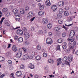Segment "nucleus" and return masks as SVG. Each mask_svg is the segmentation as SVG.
<instances>
[{
	"label": "nucleus",
	"mask_w": 78,
	"mask_h": 78,
	"mask_svg": "<svg viewBox=\"0 0 78 78\" xmlns=\"http://www.w3.org/2000/svg\"><path fill=\"white\" fill-rule=\"evenodd\" d=\"M8 62L9 64H12V61L11 60H9L8 61Z\"/></svg>",
	"instance_id": "obj_53"
},
{
	"label": "nucleus",
	"mask_w": 78,
	"mask_h": 78,
	"mask_svg": "<svg viewBox=\"0 0 78 78\" xmlns=\"http://www.w3.org/2000/svg\"><path fill=\"white\" fill-rule=\"evenodd\" d=\"M31 31H34V26H33L31 28Z\"/></svg>",
	"instance_id": "obj_58"
},
{
	"label": "nucleus",
	"mask_w": 78,
	"mask_h": 78,
	"mask_svg": "<svg viewBox=\"0 0 78 78\" xmlns=\"http://www.w3.org/2000/svg\"><path fill=\"white\" fill-rule=\"evenodd\" d=\"M60 29L61 28L59 27H57L54 28V29L55 31H59Z\"/></svg>",
	"instance_id": "obj_25"
},
{
	"label": "nucleus",
	"mask_w": 78,
	"mask_h": 78,
	"mask_svg": "<svg viewBox=\"0 0 78 78\" xmlns=\"http://www.w3.org/2000/svg\"><path fill=\"white\" fill-rule=\"evenodd\" d=\"M75 32L73 30H71L69 34V37H75Z\"/></svg>",
	"instance_id": "obj_1"
},
{
	"label": "nucleus",
	"mask_w": 78,
	"mask_h": 78,
	"mask_svg": "<svg viewBox=\"0 0 78 78\" xmlns=\"http://www.w3.org/2000/svg\"><path fill=\"white\" fill-rule=\"evenodd\" d=\"M5 19L4 17H3L1 20L0 22V24H2V22H3V20L4 19Z\"/></svg>",
	"instance_id": "obj_35"
},
{
	"label": "nucleus",
	"mask_w": 78,
	"mask_h": 78,
	"mask_svg": "<svg viewBox=\"0 0 78 78\" xmlns=\"http://www.w3.org/2000/svg\"><path fill=\"white\" fill-rule=\"evenodd\" d=\"M69 39V41H71V42H73V41H75V39H74V38H73V39H70L69 38V39Z\"/></svg>",
	"instance_id": "obj_43"
},
{
	"label": "nucleus",
	"mask_w": 78,
	"mask_h": 78,
	"mask_svg": "<svg viewBox=\"0 0 78 78\" xmlns=\"http://www.w3.org/2000/svg\"><path fill=\"white\" fill-rule=\"evenodd\" d=\"M62 60V58H58V59L57 60V65L58 66L59 65V64H61L62 62H61V60Z\"/></svg>",
	"instance_id": "obj_9"
},
{
	"label": "nucleus",
	"mask_w": 78,
	"mask_h": 78,
	"mask_svg": "<svg viewBox=\"0 0 78 78\" xmlns=\"http://www.w3.org/2000/svg\"><path fill=\"white\" fill-rule=\"evenodd\" d=\"M48 19L47 18H44L42 20V22L43 24H47L48 23Z\"/></svg>",
	"instance_id": "obj_5"
},
{
	"label": "nucleus",
	"mask_w": 78,
	"mask_h": 78,
	"mask_svg": "<svg viewBox=\"0 0 78 78\" xmlns=\"http://www.w3.org/2000/svg\"><path fill=\"white\" fill-rule=\"evenodd\" d=\"M12 50L14 51H17V47L16 45H13L12 47Z\"/></svg>",
	"instance_id": "obj_17"
},
{
	"label": "nucleus",
	"mask_w": 78,
	"mask_h": 78,
	"mask_svg": "<svg viewBox=\"0 0 78 78\" xmlns=\"http://www.w3.org/2000/svg\"><path fill=\"white\" fill-rule=\"evenodd\" d=\"M68 58L69 61H72V59H73L72 56L69 55L68 56Z\"/></svg>",
	"instance_id": "obj_24"
},
{
	"label": "nucleus",
	"mask_w": 78,
	"mask_h": 78,
	"mask_svg": "<svg viewBox=\"0 0 78 78\" xmlns=\"http://www.w3.org/2000/svg\"><path fill=\"white\" fill-rule=\"evenodd\" d=\"M72 20H73V18H72V17H68V20L69 22L72 21Z\"/></svg>",
	"instance_id": "obj_38"
},
{
	"label": "nucleus",
	"mask_w": 78,
	"mask_h": 78,
	"mask_svg": "<svg viewBox=\"0 0 78 78\" xmlns=\"http://www.w3.org/2000/svg\"><path fill=\"white\" fill-rule=\"evenodd\" d=\"M15 17L16 21L17 22H19V21H20V14L16 15Z\"/></svg>",
	"instance_id": "obj_3"
},
{
	"label": "nucleus",
	"mask_w": 78,
	"mask_h": 78,
	"mask_svg": "<svg viewBox=\"0 0 78 78\" xmlns=\"http://www.w3.org/2000/svg\"><path fill=\"white\" fill-rule=\"evenodd\" d=\"M67 44L66 42L63 43V45L62 46V48H63V49H66V48H67V46L66 45H67Z\"/></svg>",
	"instance_id": "obj_13"
},
{
	"label": "nucleus",
	"mask_w": 78,
	"mask_h": 78,
	"mask_svg": "<svg viewBox=\"0 0 78 78\" xmlns=\"http://www.w3.org/2000/svg\"><path fill=\"white\" fill-rule=\"evenodd\" d=\"M43 55L44 56V57H47V53H44L43 54Z\"/></svg>",
	"instance_id": "obj_52"
},
{
	"label": "nucleus",
	"mask_w": 78,
	"mask_h": 78,
	"mask_svg": "<svg viewBox=\"0 0 78 78\" xmlns=\"http://www.w3.org/2000/svg\"><path fill=\"white\" fill-rule=\"evenodd\" d=\"M16 33L17 34H20L22 35L23 33V31L22 30H21L18 29L16 31Z\"/></svg>",
	"instance_id": "obj_10"
},
{
	"label": "nucleus",
	"mask_w": 78,
	"mask_h": 78,
	"mask_svg": "<svg viewBox=\"0 0 78 78\" xmlns=\"http://www.w3.org/2000/svg\"><path fill=\"white\" fill-rule=\"evenodd\" d=\"M66 33H63L62 34V37H66Z\"/></svg>",
	"instance_id": "obj_47"
},
{
	"label": "nucleus",
	"mask_w": 78,
	"mask_h": 78,
	"mask_svg": "<svg viewBox=\"0 0 78 78\" xmlns=\"http://www.w3.org/2000/svg\"><path fill=\"white\" fill-rule=\"evenodd\" d=\"M38 14L39 16H42L44 14V12L43 11H40L38 12Z\"/></svg>",
	"instance_id": "obj_22"
},
{
	"label": "nucleus",
	"mask_w": 78,
	"mask_h": 78,
	"mask_svg": "<svg viewBox=\"0 0 78 78\" xmlns=\"http://www.w3.org/2000/svg\"><path fill=\"white\" fill-rule=\"evenodd\" d=\"M20 11L21 14H24V11L23 9L22 8H21L20 9Z\"/></svg>",
	"instance_id": "obj_21"
},
{
	"label": "nucleus",
	"mask_w": 78,
	"mask_h": 78,
	"mask_svg": "<svg viewBox=\"0 0 78 78\" xmlns=\"http://www.w3.org/2000/svg\"><path fill=\"white\" fill-rule=\"evenodd\" d=\"M25 39L26 40L28 39L30 37V34L27 32H24Z\"/></svg>",
	"instance_id": "obj_4"
},
{
	"label": "nucleus",
	"mask_w": 78,
	"mask_h": 78,
	"mask_svg": "<svg viewBox=\"0 0 78 78\" xmlns=\"http://www.w3.org/2000/svg\"><path fill=\"white\" fill-rule=\"evenodd\" d=\"M34 78H39V76L37 75H35L34 76Z\"/></svg>",
	"instance_id": "obj_57"
},
{
	"label": "nucleus",
	"mask_w": 78,
	"mask_h": 78,
	"mask_svg": "<svg viewBox=\"0 0 78 78\" xmlns=\"http://www.w3.org/2000/svg\"><path fill=\"white\" fill-rule=\"evenodd\" d=\"M35 18H36V16H35L30 19V22H33Z\"/></svg>",
	"instance_id": "obj_51"
},
{
	"label": "nucleus",
	"mask_w": 78,
	"mask_h": 78,
	"mask_svg": "<svg viewBox=\"0 0 78 78\" xmlns=\"http://www.w3.org/2000/svg\"><path fill=\"white\" fill-rule=\"evenodd\" d=\"M25 10L26 11H28L30 10V9H29V7L27 6L25 8Z\"/></svg>",
	"instance_id": "obj_37"
},
{
	"label": "nucleus",
	"mask_w": 78,
	"mask_h": 78,
	"mask_svg": "<svg viewBox=\"0 0 78 78\" xmlns=\"http://www.w3.org/2000/svg\"><path fill=\"white\" fill-rule=\"evenodd\" d=\"M44 32L43 31H42V30H39L38 32V34H39V35H40L41 34H43V33Z\"/></svg>",
	"instance_id": "obj_28"
},
{
	"label": "nucleus",
	"mask_w": 78,
	"mask_h": 78,
	"mask_svg": "<svg viewBox=\"0 0 78 78\" xmlns=\"http://www.w3.org/2000/svg\"><path fill=\"white\" fill-rule=\"evenodd\" d=\"M57 50H60V46L58 45L57 46Z\"/></svg>",
	"instance_id": "obj_49"
},
{
	"label": "nucleus",
	"mask_w": 78,
	"mask_h": 78,
	"mask_svg": "<svg viewBox=\"0 0 78 78\" xmlns=\"http://www.w3.org/2000/svg\"><path fill=\"white\" fill-rule=\"evenodd\" d=\"M20 68V69H23L25 68V66H24V65H23L22 64L21 65Z\"/></svg>",
	"instance_id": "obj_41"
},
{
	"label": "nucleus",
	"mask_w": 78,
	"mask_h": 78,
	"mask_svg": "<svg viewBox=\"0 0 78 78\" xmlns=\"http://www.w3.org/2000/svg\"><path fill=\"white\" fill-rule=\"evenodd\" d=\"M29 68H30L31 69H34V65L30 63L29 65Z\"/></svg>",
	"instance_id": "obj_14"
},
{
	"label": "nucleus",
	"mask_w": 78,
	"mask_h": 78,
	"mask_svg": "<svg viewBox=\"0 0 78 78\" xmlns=\"http://www.w3.org/2000/svg\"><path fill=\"white\" fill-rule=\"evenodd\" d=\"M64 2L62 1L60 2V6H63L64 5Z\"/></svg>",
	"instance_id": "obj_36"
},
{
	"label": "nucleus",
	"mask_w": 78,
	"mask_h": 78,
	"mask_svg": "<svg viewBox=\"0 0 78 78\" xmlns=\"http://www.w3.org/2000/svg\"><path fill=\"white\" fill-rule=\"evenodd\" d=\"M66 53H69V52H70V49H66Z\"/></svg>",
	"instance_id": "obj_56"
},
{
	"label": "nucleus",
	"mask_w": 78,
	"mask_h": 78,
	"mask_svg": "<svg viewBox=\"0 0 78 78\" xmlns=\"http://www.w3.org/2000/svg\"><path fill=\"white\" fill-rule=\"evenodd\" d=\"M58 22L59 24H61L62 23L63 21H62V20H59L58 21Z\"/></svg>",
	"instance_id": "obj_39"
},
{
	"label": "nucleus",
	"mask_w": 78,
	"mask_h": 78,
	"mask_svg": "<svg viewBox=\"0 0 78 78\" xmlns=\"http://www.w3.org/2000/svg\"><path fill=\"white\" fill-rule=\"evenodd\" d=\"M73 46H75V45H76V42L75 41H74L73 42Z\"/></svg>",
	"instance_id": "obj_61"
},
{
	"label": "nucleus",
	"mask_w": 78,
	"mask_h": 78,
	"mask_svg": "<svg viewBox=\"0 0 78 78\" xmlns=\"http://www.w3.org/2000/svg\"><path fill=\"white\" fill-rule=\"evenodd\" d=\"M48 62L49 63H50L51 64H53V62H54V61H53V59H49L48 60Z\"/></svg>",
	"instance_id": "obj_20"
},
{
	"label": "nucleus",
	"mask_w": 78,
	"mask_h": 78,
	"mask_svg": "<svg viewBox=\"0 0 78 78\" xmlns=\"http://www.w3.org/2000/svg\"><path fill=\"white\" fill-rule=\"evenodd\" d=\"M57 16L59 17V18H61L62 17V15L61 13L58 14Z\"/></svg>",
	"instance_id": "obj_42"
},
{
	"label": "nucleus",
	"mask_w": 78,
	"mask_h": 78,
	"mask_svg": "<svg viewBox=\"0 0 78 78\" xmlns=\"http://www.w3.org/2000/svg\"><path fill=\"white\" fill-rule=\"evenodd\" d=\"M29 55L28 54H26L23 56V59L25 60V59H28L29 58Z\"/></svg>",
	"instance_id": "obj_11"
},
{
	"label": "nucleus",
	"mask_w": 78,
	"mask_h": 78,
	"mask_svg": "<svg viewBox=\"0 0 78 78\" xmlns=\"http://www.w3.org/2000/svg\"><path fill=\"white\" fill-rule=\"evenodd\" d=\"M53 42V41H52V40H51V41H49L46 44H48V45H49V44H52Z\"/></svg>",
	"instance_id": "obj_44"
},
{
	"label": "nucleus",
	"mask_w": 78,
	"mask_h": 78,
	"mask_svg": "<svg viewBox=\"0 0 78 78\" xmlns=\"http://www.w3.org/2000/svg\"><path fill=\"white\" fill-rule=\"evenodd\" d=\"M45 3H47L46 5L47 6H50L51 5V3L50 2V1L49 0H46L45 2Z\"/></svg>",
	"instance_id": "obj_15"
},
{
	"label": "nucleus",
	"mask_w": 78,
	"mask_h": 78,
	"mask_svg": "<svg viewBox=\"0 0 78 78\" xmlns=\"http://www.w3.org/2000/svg\"><path fill=\"white\" fill-rule=\"evenodd\" d=\"M21 56H22V54L17 53L16 55V57L17 58H20L21 57Z\"/></svg>",
	"instance_id": "obj_18"
},
{
	"label": "nucleus",
	"mask_w": 78,
	"mask_h": 78,
	"mask_svg": "<svg viewBox=\"0 0 78 78\" xmlns=\"http://www.w3.org/2000/svg\"><path fill=\"white\" fill-rule=\"evenodd\" d=\"M23 30L24 31V32H27V29L25 27H23Z\"/></svg>",
	"instance_id": "obj_48"
},
{
	"label": "nucleus",
	"mask_w": 78,
	"mask_h": 78,
	"mask_svg": "<svg viewBox=\"0 0 78 78\" xmlns=\"http://www.w3.org/2000/svg\"><path fill=\"white\" fill-rule=\"evenodd\" d=\"M5 61V58L2 57H0V62H2V61Z\"/></svg>",
	"instance_id": "obj_31"
},
{
	"label": "nucleus",
	"mask_w": 78,
	"mask_h": 78,
	"mask_svg": "<svg viewBox=\"0 0 78 78\" xmlns=\"http://www.w3.org/2000/svg\"><path fill=\"white\" fill-rule=\"evenodd\" d=\"M2 12L4 13V14H6L8 16H9V13L8 12V9L6 8H4L2 9Z\"/></svg>",
	"instance_id": "obj_2"
},
{
	"label": "nucleus",
	"mask_w": 78,
	"mask_h": 78,
	"mask_svg": "<svg viewBox=\"0 0 78 78\" xmlns=\"http://www.w3.org/2000/svg\"><path fill=\"white\" fill-rule=\"evenodd\" d=\"M68 58L66 56L63 58L62 60L63 62H67V61Z\"/></svg>",
	"instance_id": "obj_19"
},
{
	"label": "nucleus",
	"mask_w": 78,
	"mask_h": 78,
	"mask_svg": "<svg viewBox=\"0 0 78 78\" xmlns=\"http://www.w3.org/2000/svg\"><path fill=\"white\" fill-rule=\"evenodd\" d=\"M18 53L22 54V49L19 48L18 50Z\"/></svg>",
	"instance_id": "obj_27"
},
{
	"label": "nucleus",
	"mask_w": 78,
	"mask_h": 78,
	"mask_svg": "<svg viewBox=\"0 0 78 78\" xmlns=\"http://www.w3.org/2000/svg\"><path fill=\"white\" fill-rule=\"evenodd\" d=\"M23 49L24 53H26L27 52V49H25L24 48H23Z\"/></svg>",
	"instance_id": "obj_55"
},
{
	"label": "nucleus",
	"mask_w": 78,
	"mask_h": 78,
	"mask_svg": "<svg viewBox=\"0 0 78 78\" xmlns=\"http://www.w3.org/2000/svg\"><path fill=\"white\" fill-rule=\"evenodd\" d=\"M32 55H33V56H35V52L33 51L32 53Z\"/></svg>",
	"instance_id": "obj_59"
},
{
	"label": "nucleus",
	"mask_w": 78,
	"mask_h": 78,
	"mask_svg": "<svg viewBox=\"0 0 78 78\" xmlns=\"http://www.w3.org/2000/svg\"><path fill=\"white\" fill-rule=\"evenodd\" d=\"M14 38L15 39V40H17L18 39V36H17V35H15L14 37Z\"/></svg>",
	"instance_id": "obj_50"
},
{
	"label": "nucleus",
	"mask_w": 78,
	"mask_h": 78,
	"mask_svg": "<svg viewBox=\"0 0 78 78\" xmlns=\"http://www.w3.org/2000/svg\"><path fill=\"white\" fill-rule=\"evenodd\" d=\"M35 58L37 60H40L41 59V57L39 55H38L35 57Z\"/></svg>",
	"instance_id": "obj_32"
},
{
	"label": "nucleus",
	"mask_w": 78,
	"mask_h": 78,
	"mask_svg": "<svg viewBox=\"0 0 78 78\" xmlns=\"http://www.w3.org/2000/svg\"><path fill=\"white\" fill-rule=\"evenodd\" d=\"M38 5L39 6V9L40 10H42L44 8V6L43 5H41V3L38 4Z\"/></svg>",
	"instance_id": "obj_12"
},
{
	"label": "nucleus",
	"mask_w": 78,
	"mask_h": 78,
	"mask_svg": "<svg viewBox=\"0 0 78 78\" xmlns=\"http://www.w3.org/2000/svg\"><path fill=\"white\" fill-rule=\"evenodd\" d=\"M6 45H4L3 46V48H6Z\"/></svg>",
	"instance_id": "obj_64"
},
{
	"label": "nucleus",
	"mask_w": 78,
	"mask_h": 78,
	"mask_svg": "<svg viewBox=\"0 0 78 78\" xmlns=\"http://www.w3.org/2000/svg\"><path fill=\"white\" fill-rule=\"evenodd\" d=\"M62 28H64L66 30V31L67 30V28L64 25H63Z\"/></svg>",
	"instance_id": "obj_54"
},
{
	"label": "nucleus",
	"mask_w": 78,
	"mask_h": 78,
	"mask_svg": "<svg viewBox=\"0 0 78 78\" xmlns=\"http://www.w3.org/2000/svg\"><path fill=\"white\" fill-rule=\"evenodd\" d=\"M52 27V25H51V23L48 24L47 26V27L49 29H50V28H51Z\"/></svg>",
	"instance_id": "obj_26"
},
{
	"label": "nucleus",
	"mask_w": 78,
	"mask_h": 78,
	"mask_svg": "<svg viewBox=\"0 0 78 78\" xmlns=\"http://www.w3.org/2000/svg\"><path fill=\"white\" fill-rule=\"evenodd\" d=\"M18 12V10L16 9H13L12 10V12L13 14H15L16 15H17V14H20V13Z\"/></svg>",
	"instance_id": "obj_7"
},
{
	"label": "nucleus",
	"mask_w": 78,
	"mask_h": 78,
	"mask_svg": "<svg viewBox=\"0 0 78 78\" xmlns=\"http://www.w3.org/2000/svg\"><path fill=\"white\" fill-rule=\"evenodd\" d=\"M33 16V12L31 11H30L29 12L28 15L27 16V19H30L32 16Z\"/></svg>",
	"instance_id": "obj_8"
},
{
	"label": "nucleus",
	"mask_w": 78,
	"mask_h": 78,
	"mask_svg": "<svg viewBox=\"0 0 78 78\" xmlns=\"http://www.w3.org/2000/svg\"><path fill=\"white\" fill-rule=\"evenodd\" d=\"M59 13H60V14H62L63 12H64V11L63 10V9H60L59 10Z\"/></svg>",
	"instance_id": "obj_29"
},
{
	"label": "nucleus",
	"mask_w": 78,
	"mask_h": 78,
	"mask_svg": "<svg viewBox=\"0 0 78 78\" xmlns=\"http://www.w3.org/2000/svg\"><path fill=\"white\" fill-rule=\"evenodd\" d=\"M58 43H62V39H58Z\"/></svg>",
	"instance_id": "obj_34"
},
{
	"label": "nucleus",
	"mask_w": 78,
	"mask_h": 78,
	"mask_svg": "<svg viewBox=\"0 0 78 78\" xmlns=\"http://www.w3.org/2000/svg\"><path fill=\"white\" fill-rule=\"evenodd\" d=\"M60 3L61 2H59L57 4L58 6H60Z\"/></svg>",
	"instance_id": "obj_63"
},
{
	"label": "nucleus",
	"mask_w": 78,
	"mask_h": 78,
	"mask_svg": "<svg viewBox=\"0 0 78 78\" xmlns=\"http://www.w3.org/2000/svg\"><path fill=\"white\" fill-rule=\"evenodd\" d=\"M23 39L22 37H20L18 39V41L19 42H22Z\"/></svg>",
	"instance_id": "obj_23"
},
{
	"label": "nucleus",
	"mask_w": 78,
	"mask_h": 78,
	"mask_svg": "<svg viewBox=\"0 0 78 78\" xmlns=\"http://www.w3.org/2000/svg\"><path fill=\"white\" fill-rule=\"evenodd\" d=\"M73 25V23H72L71 24H69L68 25L66 24H65V26H66V27H70V26H72V25Z\"/></svg>",
	"instance_id": "obj_46"
},
{
	"label": "nucleus",
	"mask_w": 78,
	"mask_h": 78,
	"mask_svg": "<svg viewBox=\"0 0 78 78\" xmlns=\"http://www.w3.org/2000/svg\"><path fill=\"white\" fill-rule=\"evenodd\" d=\"M14 73H12L11 74H10V76L11 77H12V78H15V77H14Z\"/></svg>",
	"instance_id": "obj_45"
},
{
	"label": "nucleus",
	"mask_w": 78,
	"mask_h": 78,
	"mask_svg": "<svg viewBox=\"0 0 78 78\" xmlns=\"http://www.w3.org/2000/svg\"><path fill=\"white\" fill-rule=\"evenodd\" d=\"M7 55H11V52H8Z\"/></svg>",
	"instance_id": "obj_60"
},
{
	"label": "nucleus",
	"mask_w": 78,
	"mask_h": 78,
	"mask_svg": "<svg viewBox=\"0 0 78 78\" xmlns=\"http://www.w3.org/2000/svg\"><path fill=\"white\" fill-rule=\"evenodd\" d=\"M37 48L38 50H41V46L39 44L37 45Z\"/></svg>",
	"instance_id": "obj_33"
},
{
	"label": "nucleus",
	"mask_w": 78,
	"mask_h": 78,
	"mask_svg": "<svg viewBox=\"0 0 78 78\" xmlns=\"http://www.w3.org/2000/svg\"><path fill=\"white\" fill-rule=\"evenodd\" d=\"M22 73L21 72H20L19 71H17L16 73V75L17 76H20L22 75Z\"/></svg>",
	"instance_id": "obj_16"
},
{
	"label": "nucleus",
	"mask_w": 78,
	"mask_h": 78,
	"mask_svg": "<svg viewBox=\"0 0 78 78\" xmlns=\"http://www.w3.org/2000/svg\"><path fill=\"white\" fill-rule=\"evenodd\" d=\"M51 40H52L50 38H47L46 41V43H48V42H49L51 41Z\"/></svg>",
	"instance_id": "obj_30"
},
{
	"label": "nucleus",
	"mask_w": 78,
	"mask_h": 78,
	"mask_svg": "<svg viewBox=\"0 0 78 78\" xmlns=\"http://www.w3.org/2000/svg\"><path fill=\"white\" fill-rule=\"evenodd\" d=\"M75 54L76 55L78 56V50L76 51V52H75Z\"/></svg>",
	"instance_id": "obj_62"
},
{
	"label": "nucleus",
	"mask_w": 78,
	"mask_h": 78,
	"mask_svg": "<svg viewBox=\"0 0 78 78\" xmlns=\"http://www.w3.org/2000/svg\"><path fill=\"white\" fill-rule=\"evenodd\" d=\"M51 10H52L53 11H55V10L57 9L58 7L56 5H53L51 7Z\"/></svg>",
	"instance_id": "obj_6"
},
{
	"label": "nucleus",
	"mask_w": 78,
	"mask_h": 78,
	"mask_svg": "<svg viewBox=\"0 0 78 78\" xmlns=\"http://www.w3.org/2000/svg\"><path fill=\"white\" fill-rule=\"evenodd\" d=\"M64 14L66 16H69V13H68L67 12L65 11Z\"/></svg>",
	"instance_id": "obj_40"
}]
</instances>
